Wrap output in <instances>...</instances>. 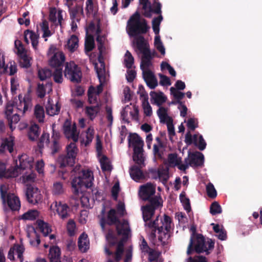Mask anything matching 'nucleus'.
<instances>
[{"label":"nucleus","mask_w":262,"mask_h":262,"mask_svg":"<svg viewBox=\"0 0 262 262\" xmlns=\"http://www.w3.org/2000/svg\"><path fill=\"white\" fill-rule=\"evenodd\" d=\"M156 193V186L151 183H147L140 187L139 195L144 201H148L145 205L142 206L143 219L145 221L153 216L157 209L163 206L161 197L154 196Z\"/></svg>","instance_id":"nucleus-1"},{"label":"nucleus","mask_w":262,"mask_h":262,"mask_svg":"<svg viewBox=\"0 0 262 262\" xmlns=\"http://www.w3.org/2000/svg\"><path fill=\"white\" fill-rule=\"evenodd\" d=\"M98 217L100 226L103 232L105 231L106 225H115L118 235H123L125 237H128L130 232L129 223L124 219L121 221L115 209L111 208L106 214L105 207H103Z\"/></svg>","instance_id":"nucleus-2"},{"label":"nucleus","mask_w":262,"mask_h":262,"mask_svg":"<svg viewBox=\"0 0 262 262\" xmlns=\"http://www.w3.org/2000/svg\"><path fill=\"white\" fill-rule=\"evenodd\" d=\"M71 175L74 177L71 184L75 194H78L79 189L82 186L86 188L92 186L94 177L91 170H81V166L77 165L71 171Z\"/></svg>","instance_id":"nucleus-3"},{"label":"nucleus","mask_w":262,"mask_h":262,"mask_svg":"<svg viewBox=\"0 0 262 262\" xmlns=\"http://www.w3.org/2000/svg\"><path fill=\"white\" fill-rule=\"evenodd\" d=\"M127 24L128 33L129 36L141 35V34L146 33L150 28L146 19H140V14L138 12H135L130 17Z\"/></svg>","instance_id":"nucleus-4"},{"label":"nucleus","mask_w":262,"mask_h":262,"mask_svg":"<svg viewBox=\"0 0 262 262\" xmlns=\"http://www.w3.org/2000/svg\"><path fill=\"white\" fill-rule=\"evenodd\" d=\"M129 146L133 147V160L137 164L144 166L143 145L142 138L136 133L130 134L128 137Z\"/></svg>","instance_id":"nucleus-5"},{"label":"nucleus","mask_w":262,"mask_h":262,"mask_svg":"<svg viewBox=\"0 0 262 262\" xmlns=\"http://www.w3.org/2000/svg\"><path fill=\"white\" fill-rule=\"evenodd\" d=\"M207 244L208 247H207L205 237L201 234H197L196 235L195 243L193 248V241L192 238H190V243L188 247L187 253L188 255L192 254L193 250L197 253H201L204 252H206L208 255L210 253L208 250L212 249L214 246V242L209 239Z\"/></svg>","instance_id":"nucleus-6"},{"label":"nucleus","mask_w":262,"mask_h":262,"mask_svg":"<svg viewBox=\"0 0 262 262\" xmlns=\"http://www.w3.org/2000/svg\"><path fill=\"white\" fill-rule=\"evenodd\" d=\"M161 223L162 225L158 227V240L162 246H165L168 243V240L171 236L172 219L165 214L164 219L161 221Z\"/></svg>","instance_id":"nucleus-7"},{"label":"nucleus","mask_w":262,"mask_h":262,"mask_svg":"<svg viewBox=\"0 0 262 262\" xmlns=\"http://www.w3.org/2000/svg\"><path fill=\"white\" fill-rule=\"evenodd\" d=\"M76 142H71L67 146V155L60 156L59 158L60 167L69 166L72 167L75 163V159L78 151Z\"/></svg>","instance_id":"nucleus-8"},{"label":"nucleus","mask_w":262,"mask_h":262,"mask_svg":"<svg viewBox=\"0 0 262 262\" xmlns=\"http://www.w3.org/2000/svg\"><path fill=\"white\" fill-rule=\"evenodd\" d=\"M0 192L3 203L7 202L8 206L12 210L17 211L20 209V202L18 197L13 193L7 194V187L5 185L0 186Z\"/></svg>","instance_id":"nucleus-9"},{"label":"nucleus","mask_w":262,"mask_h":262,"mask_svg":"<svg viewBox=\"0 0 262 262\" xmlns=\"http://www.w3.org/2000/svg\"><path fill=\"white\" fill-rule=\"evenodd\" d=\"M64 74V76L73 82L79 83L81 81V69L74 61L67 62Z\"/></svg>","instance_id":"nucleus-10"},{"label":"nucleus","mask_w":262,"mask_h":262,"mask_svg":"<svg viewBox=\"0 0 262 262\" xmlns=\"http://www.w3.org/2000/svg\"><path fill=\"white\" fill-rule=\"evenodd\" d=\"M25 194L27 200L30 204L35 205L41 201L42 195L40 191L38 188L31 185L27 186Z\"/></svg>","instance_id":"nucleus-11"},{"label":"nucleus","mask_w":262,"mask_h":262,"mask_svg":"<svg viewBox=\"0 0 262 262\" xmlns=\"http://www.w3.org/2000/svg\"><path fill=\"white\" fill-rule=\"evenodd\" d=\"M63 132L67 138L71 139L74 142L78 141L79 133L77 132L76 125L75 123L72 125L70 120L66 119L64 121L63 125Z\"/></svg>","instance_id":"nucleus-12"},{"label":"nucleus","mask_w":262,"mask_h":262,"mask_svg":"<svg viewBox=\"0 0 262 262\" xmlns=\"http://www.w3.org/2000/svg\"><path fill=\"white\" fill-rule=\"evenodd\" d=\"M56 125H52V134L51 136V141L50 142V145H48L53 155L59 152L61 149V145L59 142L60 138V134L58 130L55 129Z\"/></svg>","instance_id":"nucleus-13"},{"label":"nucleus","mask_w":262,"mask_h":262,"mask_svg":"<svg viewBox=\"0 0 262 262\" xmlns=\"http://www.w3.org/2000/svg\"><path fill=\"white\" fill-rule=\"evenodd\" d=\"M48 257L50 262H73L72 258L67 256L61 260V250L57 246L50 247Z\"/></svg>","instance_id":"nucleus-14"},{"label":"nucleus","mask_w":262,"mask_h":262,"mask_svg":"<svg viewBox=\"0 0 262 262\" xmlns=\"http://www.w3.org/2000/svg\"><path fill=\"white\" fill-rule=\"evenodd\" d=\"M204 155L202 152L196 151L189 154L188 158L185 159V162L190 166H202L204 163Z\"/></svg>","instance_id":"nucleus-15"},{"label":"nucleus","mask_w":262,"mask_h":262,"mask_svg":"<svg viewBox=\"0 0 262 262\" xmlns=\"http://www.w3.org/2000/svg\"><path fill=\"white\" fill-rule=\"evenodd\" d=\"M168 162L169 166H177L181 170L185 171L188 168L187 164H182V158L179 157L177 153H171L168 154Z\"/></svg>","instance_id":"nucleus-16"},{"label":"nucleus","mask_w":262,"mask_h":262,"mask_svg":"<svg viewBox=\"0 0 262 262\" xmlns=\"http://www.w3.org/2000/svg\"><path fill=\"white\" fill-rule=\"evenodd\" d=\"M19 165L16 163V167L13 168V169H17V171L19 172L18 170H25L27 168L31 169L33 166V159L30 158L26 154H22L19 156L18 157Z\"/></svg>","instance_id":"nucleus-17"},{"label":"nucleus","mask_w":262,"mask_h":262,"mask_svg":"<svg viewBox=\"0 0 262 262\" xmlns=\"http://www.w3.org/2000/svg\"><path fill=\"white\" fill-rule=\"evenodd\" d=\"M134 37L133 43L135 44L137 48L142 54L150 52L148 42L142 35L133 36Z\"/></svg>","instance_id":"nucleus-18"},{"label":"nucleus","mask_w":262,"mask_h":262,"mask_svg":"<svg viewBox=\"0 0 262 262\" xmlns=\"http://www.w3.org/2000/svg\"><path fill=\"white\" fill-rule=\"evenodd\" d=\"M143 77L147 85L151 89H155L158 85V81L153 72L149 69L143 71Z\"/></svg>","instance_id":"nucleus-19"},{"label":"nucleus","mask_w":262,"mask_h":262,"mask_svg":"<svg viewBox=\"0 0 262 262\" xmlns=\"http://www.w3.org/2000/svg\"><path fill=\"white\" fill-rule=\"evenodd\" d=\"M55 207L57 214L62 220H65L70 216L71 210L67 204L56 202Z\"/></svg>","instance_id":"nucleus-20"},{"label":"nucleus","mask_w":262,"mask_h":262,"mask_svg":"<svg viewBox=\"0 0 262 262\" xmlns=\"http://www.w3.org/2000/svg\"><path fill=\"white\" fill-rule=\"evenodd\" d=\"M150 171L153 174H157V176L153 177L154 179H157L158 178L163 184H166L169 178L168 167H162L157 171L155 169H152Z\"/></svg>","instance_id":"nucleus-21"},{"label":"nucleus","mask_w":262,"mask_h":262,"mask_svg":"<svg viewBox=\"0 0 262 262\" xmlns=\"http://www.w3.org/2000/svg\"><path fill=\"white\" fill-rule=\"evenodd\" d=\"M18 175V172L17 169L12 168L6 170L5 164L0 162V179L3 178H15Z\"/></svg>","instance_id":"nucleus-22"},{"label":"nucleus","mask_w":262,"mask_h":262,"mask_svg":"<svg viewBox=\"0 0 262 262\" xmlns=\"http://www.w3.org/2000/svg\"><path fill=\"white\" fill-rule=\"evenodd\" d=\"M65 60L64 54L61 52L55 53L50 60V64L55 68H61Z\"/></svg>","instance_id":"nucleus-23"},{"label":"nucleus","mask_w":262,"mask_h":262,"mask_svg":"<svg viewBox=\"0 0 262 262\" xmlns=\"http://www.w3.org/2000/svg\"><path fill=\"white\" fill-rule=\"evenodd\" d=\"M78 247L81 252H86L89 250L90 248L89 239L85 233L83 232L78 237Z\"/></svg>","instance_id":"nucleus-24"},{"label":"nucleus","mask_w":262,"mask_h":262,"mask_svg":"<svg viewBox=\"0 0 262 262\" xmlns=\"http://www.w3.org/2000/svg\"><path fill=\"white\" fill-rule=\"evenodd\" d=\"M152 216H151L148 220L147 221H145L143 220L144 222L145 223V226L148 227L149 228L151 229V231L150 233V238L152 239H155L156 237V231L158 230V227H160L159 222V216H157L155 220L153 221H150L151 219Z\"/></svg>","instance_id":"nucleus-25"},{"label":"nucleus","mask_w":262,"mask_h":262,"mask_svg":"<svg viewBox=\"0 0 262 262\" xmlns=\"http://www.w3.org/2000/svg\"><path fill=\"white\" fill-rule=\"evenodd\" d=\"M139 166L137 165H133L129 169V174L131 178L135 181H138L144 178V175L141 168L145 166V163H144V166L138 164Z\"/></svg>","instance_id":"nucleus-26"},{"label":"nucleus","mask_w":262,"mask_h":262,"mask_svg":"<svg viewBox=\"0 0 262 262\" xmlns=\"http://www.w3.org/2000/svg\"><path fill=\"white\" fill-rule=\"evenodd\" d=\"M151 99L154 100L155 103L158 106L161 105L163 103L166 102L167 97L164 95L162 92L157 93L154 91H151L150 93Z\"/></svg>","instance_id":"nucleus-27"},{"label":"nucleus","mask_w":262,"mask_h":262,"mask_svg":"<svg viewBox=\"0 0 262 262\" xmlns=\"http://www.w3.org/2000/svg\"><path fill=\"white\" fill-rule=\"evenodd\" d=\"M40 127L38 125L34 123L31 124L29 128L28 136L29 139L31 141H35L36 140L39 135Z\"/></svg>","instance_id":"nucleus-28"},{"label":"nucleus","mask_w":262,"mask_h":262,"mask_svg":"<svg viewBox=\"0 0 262 262\" xmlns=\"http://www.w3.org/2000/svg\"><path fill=\"white\" fill-rule=\"evenodd\" d=\"M13 140L11 138H6L0 146V153H4L6 149L10 153H12L13 151Z\"/></svg>","instance_id":"nucleus-29"},{"label":"nucleus","mask_w":262,"mask_h":262,"mask_svg":"<svg viewBox=\"0 0 262 262\" xmlns=\"http://www.w3.org/2000/svg\"><path fill=\"white\" fill-rule=\"evenodd\" d=\"M152 57L153 56L151 55V52L143 54V57L140 64V68L142 70V72H143V71H146V70H145V68H147L151 65V60Z\"/></svg>","instance_id":"nucleus-30"},{"label":"nucleus","mask_w":262,"mask_h":262,"mask_svg":"<svg viewBox=\"0 0 262 262\" xmlns=\"http://www.w3.org/2000/svg\"><path fill=\"white\" fill-rule=\"evenodd\" d=\"M19 103L16 104V108L24 114L28 109L29 99L24 97L22 100V97L18 96Z\"/></svg>","instance_id":"nucleus-31"},{"label":"nucleus","mask_w":262,"mask_h":262,"mask_svg":"<svg viewBox=\"0 0 262 262\" xmlns=\"http://www.w3.org/2000/svg\"><path fill=\"white\" fill-rule=\"evenodd\" d=\"M81 12L82 14L83 13V8L79 5H76L73 8H69V13L70 18L72 20H76L77 21L80 20V18L78 17L79 13Z\"/></svg>","instance_id":"nucleus-32"},{"label":"nucleus","mask_w":262,"mask_h":262,"mask_svg":"<svg viewBox=\"0 0 262 262\" xmlns=\"http://www.w3.org/2000/svg\"><path fill=\"white\" fill-rule=\"evenodd\" d=\"M79 39L75 35H72L68 40L67 47L71 52H74L78 47Z\"/></svg>","instance_id":"nucleus-33"},{"label":"nucleus","mask_w":262,"mask_h":262,"mask_svg":"<svg viewBox=\"0 0 262 262\" xmlns=\"http://www.w3.org/2000/svg\"><path fill=\"white\" fill-rule=\"evenodd\" d=\"M100 106L96 105V106H86L85 107V113L91 120H93L96 116L97 114L100 111Z\"/></svg>","instance_id":"nucleus-34"},{"label":"nucleus","mask_w":262,"mask_h":262,"mask_svg":"<svg viewBox=\"0 0 262 262\" xmlns=\"http://www.w3.org/2000/svg\"><path fill=\"white\" fill-rule=\"evenodd\" d=\"M37 224L40 232L45 236H47L52 231L49 225L42 220H37Z\"/></svg>","instance_id":"nucleus-35"},{"label":"nucleus","mask_w":262,"mask_h":262,"mask_svg":"<svg viewBox=\"0 0 262 262\" xmlns=\"http://www.w3.org/2000/svg\"><path fill=\"white\" fill-rule=\"evenodd\" d=\"M34 116L39 122H43L45 118V111L43 106L39 104L35 105Z\"/></svg>","instance_id":"nucleus-36"},{"label":"nucleus","mask_w":262,"mask_h":262,"mask_svg":"<svg viewBox=\"0 0 262 262\" xmlns=\"http://www.w3.org/2000/svg\"><path fill=\"white\" fill-rule=\"evenodd\" d=\"M199 134H194L192 136L190 132L188 131L185 135L184 141L187 145H190L193 144L194 146H195L199 140Z\"/></svg>","instance_id":"nucleus-37"},{"label":"nucleus","mask_w":262,"mask_h":262,"mask_svg":"<svg viewBox=\"0 0 262 262\" xmlns=\"http://www.w3.org/2000/svg\"><path fill=\"white\" fill-rule=\"evenodd\" d=\"M95 47L94 38L93 35H89L85 40L84 50L86 53L92 51Z\"/></svg>","instance_id":"nucleus-38"},{"label":"nucleus","mask_w":262,"mask_h":262,"mask_svg":"<svg viewBox=\"0 0 262 262\" xmlns=\"http://www.w3.org/2000/svg\"><path fill=\"white\" fill-rule=\"evenodd\" d=\"M50 135L49 133L43 132L39 139L38 146L40 149H42L45 147V144L48 146L50 145Z\"/></svg>","instance_id":"nucleus-39"},{"label":"nucleus","mask_w":262,"mask_h":262,"mask_svg":"<svg viewBox=\"0 0 262 262\" xmlns=\"http://www.w3.org/2000/svg\"><path fill=\"white\" fill-rule=\"evenodd\" d=\"M105 238L110 246H115L117 244V237L113 229H108Z\"/></svg>","instance_id":"nucleus-40"},{"label":"nucleus","mask_w":262,"mask_h":262,"mask_svg":"<svg viewBox=\"0 0 262 262\" xmlns=\"http://www.w3.org/2000/svg\"><path fill=\"white\" fill-rule=\"evenodd\" d=\"M157 115L160 119V122L165 123L167 120H169V118H171L168 116L167 109L161 106L157 111Z\"/></svg>","instance_id":"nucleus-41"},{"label":"nucleus","mask_w":262,"mask_h":262,"mask_svg":"<svg viewBox=\"0 0 262 262\" xmlns=\"http://www.w3.org/2000/svg\"><path fill=\"white\" fill-rule=\"evenodd\" d=\"M170 91L171 94L172 95L174 99L177 100V102H178V104L179 105H182L183 102L181 101V100L184 98L185 94L183 92L178 91L173 87H171L170 88Z\"/></svg>","instance_id":"nucleus-42"},{"label":"nucleus","mask_w":262,"mask_h":262,"mask_svg":"<svg viewBox=\"0 0 262 262\" xmlns=\"http://www.w3.org/2000/svg\"><path fill=\"white\" fill-rule=\"evenodd\" d=\"M163 19L162 15L155 17L152 20V27L153 31L156 35L159 34L160 32V25Z\"/></svg>","instance_id":"nucleus-43"},{"label":"nucleus","mask_w":262,"mask_h":262,"mask_svg":"<svg viewBox=\"0 0 262 262\" xmlns=\"http://www.w3.org/2000/svg\"><path fill=\"white\" fill-rule=\"evenodd\" d=\"M124 252V245L122 242H120L118 243L116 247V250L115 253V260L119 262L122 258V256Z\"/></svg>","instance_id":"nucleus-44"},{"label":"nucleus","mask_w":262,"mask_h":262,"mask_svg":"<svg viewBox=\"0 0 262 262\" xmlns=\"http://www.w3.org/2000/svg\"><path fill=\"white\" fill-rule=\"evenodd\" d=\"M180 200L182 203L184 209L187 212L191 210V206L189 199L186 196L185 193L182 192L180 195Z\"/></svg>","instance_id":"nucleus-45"},{"label":"nucleus","mask_w":262,"mask_h":262,"mask_svg":"<svg viewBox=\"0 0 262 262\" xmlns=\"http://www.w3.org/2000/svg\"><path fill=\"white\" fill-rule=\"evenodd\" d=\"M38 215L39 213L37 210H31L25 213L23 215L22 218L24 220L32 221L35 220Z\"/></svg>","instance_id":"nucleus-46"},{"label":"nucleus","mask_w":262,"mask_h":262,"mask_svg":"<svg viewBox=\"0 0 262 262\" xmlns=\"http://www.w3.org/2000/svg\"><path fill=\"white\" fill-rule=\"evenodd\" d=\"M54 81L58 83L62 82V68H55L53 74Z\"/></svg>","instance_id":"nucleus-47"},{"label":"nucleus","mask_w":262,"mask_h":262,"mask_svg":"<svg viewBox=\"0 0 262 262\" xmlns=\"http://www.w3.org/2000/svg\"><path fill=\"white\" fill-rule=\"evenodd\" d=\"M124 61L125 67L127 69H129L132 68L134 63V58L132 56L131 53L128 51H127L126 52Z\"/></svg>","instance_id":"nucleus-48"},{"label":"nucleus","mask_w":262,"mask_h":262,"mask_svg":"<svg viewBox=\"0 0 262 262\" xmlns=\"http://www.w3.org/2000/svg\"><path fill=\"white\" fill-rule=\"evenodd\" d=\"M222 211V208L218 202L215 201L213 202L210 207V212L212 215L221 213Z\"/></svg>","instance_id":"nucleus-49"},{"label":"nucleus","mask_w":262,"mask_h":262,"mask_svg":"<svg viewBox=\"0 0 262 262\" xmlns=\"http://www.w3.org/2000/svg\"><path fill=\"white\" fill-rule=\"evenodd\" d=\"M51 75V71L48 69H41L38 71V76L41 81L46 80Z\"/></svg>","instance_id":"nucleus-50"},{"label":"nucleus","mask_w":262,"mask_h":262,"mask_svg":"<svg viewBox=\"0 0 262 262\" xmlns=\"http://www.w3.org/2000/svg\"><path fill=\"white\" fill-rule=\"evenodd\" d=\"M160 148V146L156 144L153 146L152 152L156 159L162 160L163 158V151Z\"/></svg>","instance_id":"nucleus-51"},{"label":"nucleus","mask_w":262,"mask_h":262,"mask_svg":"<svg viewBox=\"0 0 262 262\" xmlns=\"http://www.w3.org/2000/svg\"><path fill=\"white\" fill-rule=\"evenodd\" d=\"M206 192L208 196L212 199H214L217 195L216 191L211 183H209L206 186Z\"/></svg>","instance_id":"nucleus-52"},{"label":"nucleus","mask_w":262,"mask_h":262,"mask_svg":"<svg viewBox=\"0 0 262 262\" xmlns=\"http://www.w3.org/2000/svg\"><path fill=\"white\" fill-rule=\"evenodd\" d=\"M94 129L91 127H89L86 132V140L84 142L85 146L89 145L92 141L94 136Z\"/></svg>","instance_id":"nucleus-53"},{"label":"nucleus","mask_w":262,"mask_h":262,"mask_svg":"<svg viewBox=\"0 0 262 262\" xmlns=\"http://www.w3.org/2000/svg\"><path fill=\"white\" fill-rule=\"evenodd\" d=\"M146 253L148 254V259L150 262H153L157 260L160 255V252L155 251L153 249H150L148 252H146Z\"/></svg>","instance_id":"nucleus-54"},{"label":"nucleus","mask_w":262,"mask_h":262,"mask_svg":"<svg viewBox=\"0 0 262 262\" xmlns=\"http://www.w3.org/2000/svg\"><path fill=\"white\" fill-rule=\"evenodd\" d=\"M19 64L21 67L25 68H28L31 66L30 59L27 54L19 57Z\"/></svg>","instance_id":"nucleus-55"},{"label":"nucleus","mask_w":262,"mask_h":262,"mask_svg":"<svg viewBox=\"0 0 262 262\" xmlns=\"http://www.w3.org/2000/svg\"><path fill=\"white\" fill-rule=\"evenodd\" d=\"M60 109V106H58L57 105H56L55 108H54L53 105L49 104L46 107V112L49 115L54 116L59 112Z\"/></svg>","instance_id":"nucleus-56"},{"label":"nucleus","mask_w":262,"mask_h":262,"mask_svg":"<svg viewBox=\"0 0 262 262\" xmlns=\"http://www.w3.org/2000/svg\"><path fill=\"white\" fill-rule=\"evenodd\" d=\"M15 46L17 48V54L19 57L23 56L24 55H27L26 51L20 40H15Z\"/></svg>","instance_id":"nucleus-57"},{"label":"nucleus","mask_w":262,"mask_h":262,"mask_svg":"<svg viewBox=\"0 0 262 262\" xmlns=\"http://www.w3.org/2000/svg\"><path fill=\"white\" fill-rule=\"evenodd\" d=\"M53 193L55 195H59L63 192V188L62 183L56 182L53 184Z\"/></svg>","instance_id":"nucleus-58"},{"label":"nucleus","mask_w":262,"mask_h":262,"mask_svg":"<svg viewBox=\"0 0 262 262\" xmlns=\"http://www.w3.org/2000/svg\"><path fill=\"white\" fill-rule=\"evenodd\" d=\"M107 160V158L105 156H103L100 159V162L102 171H109L111 170V166Z\"/></svg>","instance_id":"nucleus-59"},{"label":"nucleus","mask_w":262,"mask_h":262,"mask_svg":"<svg viewBox=\"0 0 262 262\" xmlns=\"http://www.w3.org/2000/svg\"><path fill=\"white\" fill-rule=\"evenodd\" d=\"M7 119L8 121L9 127L11 129H12V124L17 123L20 120L19 116L17 113L12 114V115L8 117Z\"/></svg>","instance_id":"nucleus-60"},{"label":"nucleus","mask_w":262,"mask_h":262,"mask_svg":"<svg viewBox=\"0 0 262 262\" xmlns=\"http://www.w3.org/2000/svg\"><path fill=\"white\" fill-rule=\"evenodd\" d=\"M95 92V88L91 86L89 88L88 95V100L90 103L92 104L96 102L97 97L94 95Z\"/></svg>","instance_id":"nucleus-61"},{"label":"nucleus","mask_w":262,"mask_h":262,"mask_svg":"<svg viewBox=\"0 0 262 262\" xmlns=\"http://www.w3.org/2000/svg\"><path fill=\"white\" fill-rule=\"evenodd\" d=\"M76 227L75 223L73 220H70L67 224V230L70 235L72 236L74 234L75 229Z\"/></svg>","instance_id":"nucleus-62"},{"label":"nucleus","mask_w":262,"mask_h":262,"mask_svg":"<svg viewBox=\"0 0 262 262\" xmlns=\"http://www.w3.org/2000/svg\"><path fill=\"white\" fill-rule=\"evenodd\" d=\"M141 242L140 244V249L142 252L146 253V252H148V251L151 248L149 247L147 242L143 236H141Z\"/></svg>","instance_id":"nucleus-63"},{"label":"nucleus","mask_w":262,"mask_h":262,"mask_svg":"<svg viewBox=\"0 0 262 262\" xmlns=\"http://www.w3.org/2000/svg\"><path fill=\"white\" fill-rule=\"evenodd\" d=\"M198 122H196L194 118H190L188 119L187 126L189 129L193 131L198 127Z\"/></svg>","instance_id":"nucleus-64"}]
</instances>
